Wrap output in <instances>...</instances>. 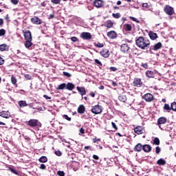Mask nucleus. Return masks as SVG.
Segmentation results:
<instances>
[{
    "mask_svg": "<svg viewBox=\"0 0 176 176\" xmlns=\"http://www.w3.org/2000/svg\"><path fill=\"white\" fill-rule=\"evenodd\" d=\"M93 159H95V160H98V159H100V158L98 157V155H93Z\"/></svg>",
    "mask_w": 176,
    "mask_h": 176,
    "instance_id": "nucleus-59",
    "label": "nucleus"
},
{
    "mask_svg": "<svg viewBox=\"0 0 176 176\" xmlns=\"http://www.w3.org/2000/svg\"><path fill=\"white\" fill-rule=\"evenodd\" d=\"M39 168H41V170H46V165H45L44 164H41Z\"/></svg>",
    "mask_w": 176,
    "mask_h": 176,
    "instance_id": "nucleus-46",
    "label": "nucleus"
},
{
    "mask_svg": "<svg viewBox=\"0 0 176 176\" xmlns=\"http://www.w3.org/2000/svg\"><path fill=\"white\" fill-rule=\"evenodd\" d=\"M5 34H6V31H5V30H3V29H1L0 30V36H3V35H5Z\"/></svg>",
    "mask_w": 176,
    "mask_h": 176,
    "instance_id": "nucleus-41",
    "label": "nucleus"
},
{
    "mask_svg": "<svg viewBox=\"0 0 176 176\" xmlns=\"http://www.w3.org/2000/svg\"><path fill=\"white\" fill-rule=\"evenodd\" d=\"M31 22L33 24H36V25H39L42 23L41 19L38 18L37 16H34L31 19Z\"/></svg>",
    "mask_w": 176,
    "mask_h": 176,
    "instance_id": "nucleus-7",
    "label": "nucleus"
},
{
    "mask_svg": "<svg viewBox=\"0 0 176 176\" xmlns=\"http://www.w3.org/2000/svg\"><path fill=\"white\" fill-rule=\"evenodd\" d=\"M162 47V43H157L154 45L153 50H159Z\"/></svg>",
    "mask_w": 176,
    "mask_h": 176,
    "instance_id": "nucleus-33",
    "label": "nucleus"
},
{
    "mask_svg": "<svg viewBox=\"0 0 176 176\" xmlns=\"http://www.w3.org/2000/svg\"><path fill=\"white\" fill-rule=\"evenodd\" d=\"M67 85L65 83H63L59 85L57 87L56 89L57 90H64V89H67Z\"/></svg>",
    "mask_w": 176,
    "mask_h": 176,
    "instance_id": "nucleus-28",
    "label": "nucleus"
},
{
    "mask_svg": "<svg viewBox=\"0 0 176 176\" xmlns=\"http://www.w3.org/2000/svg\"><path fill=\"white\" fill-rule=\"evenodd\" d=\"M104 25L107 28H112V27H113V23L112 22H107Z\"/></svg>",
    "mask_w": 176,
    "mask_h": 176,
    "instance_id": "nucleus-35",
    "label": "nucleus"
},
{
    "mask_svg": "<svg viewBox=\"0 0 176 176\" xmlns=\"http://www.w3.org/2000/svg\"><path fill=\"white\" fill-rule=\"evenodd\" d=\"M55 154L56 155V156H61L62 155L61 151H55Z\"/></svg>",
    "mask_w": 176,
    "mask_h": 176,
    "instance_id": "nucleus-55",
    "label": "nucleus"
},
{
    "mask_svg": "<svg viewBox=\"0 0 176 176\" xmlns=\"http://www.w3.org/2000/svg\"><path fill=\"white\" fill-rule=\"evenodd\" d=\"M143 98L147 102H151L153 101V95H152L151 94H146L144 95Z\"/></svg>",
    "mask_w": 176,
    "mask_h": 176,
    "instance_id": "nucleus-5",
    "label": "nucleus"
},
{
    "mask_svg": "<svg viewBox=\"0 0 176 176\" xmlns=\"http://www.w3.org/2000/svg\"><path fill=\"white\" fill-rule=\"evenodd\" d=\"M85 106L83 104L80 105L78 108V113H81V114L85 113Z\"/></svg>",
    "mask_w": 176,
    "mask_h": 176,
    "instance_id": "nucleus-24",
    "label": "nucleus"
},
{
    "mask_svg": "<svg viewBox=\"0 0 176 176\" xmlns=\"http://www.w3.org/2000/svg\"><path fill=\"white\" fill-rule=\"evenodd\" d=\"M0 116H1V118H5L6 119H9V118H10V113H9V111H3L0 112Z\"/></svg>",
    "mask_w": 176,
    "mask_h": 176,
    "instance_id": "nucleus-13",
    "label": "nucleus"
},
{
    "mask_svg": "<svg viewBox=\"0 0 176 176\" xmlns=\"http://www.w3.org/2000/svg\"><path fill=\"white\" fill-rule=\"evenodd\" d=\"M80 38L87 41L89 39H91V34H90L89 32H83L80 34Z\"/></svg>",
    "mask_w": 176,
    "mask_h": 176,
    "instance_id": "nucleus-4",
    "label": "nucleus"
},
{
    "mask_svg": "<svg viewBox=\"0 0 176 176\" xmlns=\"http://www.w3.org/2000/svg\"><path fill=\"white\" fill-rule=\"evenodd\" d=\"M142 149H143V146L141 144H138L135 146V150L136 151V152H141V151H142Z\"/></svg>",
    "mask_w": 176,
    "mask_h": 176,
    "instance_id": "nucleus-25",
    "label": "nucleus"
},
{
    "mask_svg": "<svg viewBox=\"0 0 176 176\" xmlns=\"http://www.w3.org/2000/svg\"><path fill=\"white\" fill-rule=\"evenodd\" d=\"M90 94L92 97H96V94H94V92H91Z\"/></svg>",
    "mask_w": 176,
    "mask_h": 176,
    "instance_id": "nucleus-64",
    "label": "nucleus"
},
{
    "mask_svg": "<svg viewBox=\"0 0 176 176\" xmlns=\"http://www.w3.org/2000/svg\"><path fill=\"white\" fill-rule=\"evenodd\" d=\"M129 50H130V47H129V45L122 44L121 45V52H123V53H126V52H129Z\"/></svg>",
    "mask_w": 176,
    "mask_h": 176,
    "instance_id": "nucleus-15",
    "label": "nucleus"
},
{
    "mask_svg": "<svg viewBox=\"0 0 176 176\" xmlns=\"http://www.w3.org/2000/svg\"><path fill=\"white\" fill-rule=\"evenodd\" d=\"M111 126L115 130H118V126H116V124H115V122H111Z\"/></svg>",
    "mask_w": 176,
    "mask_h": 176,
    "instance_id": "nucleus-54",
    "label": "nucleus"
},
{
    "mask_svg": "<svg viewBox=\"0 0 176 176\" xmlns=\"http://www.w3.org/2000/svg\"><path fill=\"white\" fill-rule=\"evenodd\" d=\"M131 20H132L133 21H135V23H140V21L138 19H137L135 17L133 16H130Z\"/></svg>",
    "mask_w": 176,
    "mask_h": 176,
    "instance_id": "nucleus-49",
    "label": "nucleus"
},
{
    "mask_svg": "<svg viewBox=\"0 0 176 176\" xmlns=\"http://www.w3.org/2000/svg\"><path fill=\"white\" fill-rule=\"evenodd\" d=\"M110 69H111V71H113V72H115V71H116V67H110Z\"/></svg>",
    "mask_w": 176,
    "mask_h": 176,
    "instance_id": "nucleus-60",
    "label": "nucleus"
},
{
    "mask_svg": "<svg viewBox=\"0 0 176 176\" xmlns=\"http://www.w3.org/2000/svg\"><path fill=\"white\" fill-rule=\"evenodd\" d=\"M132 28H133L131 27V25L129 23H126L124 25V29L125 30V31H131Z\"/></svg>",
    "mask_w": 176,
    "mask_h": 176,
    "instance_id": "nucleus-29",
    "label": "nucleus"
},
{
    "mask_svg": "<svg viewBox=\"0 0 176 176\" xmlns=\"http://www.w3.org/2000/svg\"><path fill=\"white\" fill-rule=\"evenodd\" d=\"M133 85L136 87H141V86H142V81H141L140 78H135Z\"/></svg>",
    "mask_w": 176,
    "mask_h": 176,
    "instance_id": "nucleus-9",
    "label": "nucleus"
},
{
    "mask_svg": "<svg viewBox=\"0 0 176 176\" xmlns=\"http://www.w3.org/2000/svg\"><path fill=\"white\" fill-rule=\"evenodd\" d=\"M57 174L59 176H65V173H64V171H61V170H58L57 172Z\"/></svg>",
    "mask_w": 176,
    "mask_h": 176,
    "instance_id": "nucleus-43",
    "label": "nucleus"
},
{
    "mask_svg": "<svg viewBox=\"0 0 176 176\" xmlns=\"http://www.w3.org/2000/svg\"><path fill=\"white\" fill-rule=\"evenodd\" d=\"M94 61L96 64H98V65L102 66V63H101V61H100L98 59H95Z\"/></svg>",
    "mask_w": 176,
    "mask_h": 176,
    "instance_id": "nucleus-48",
    "label": "nucleus"
},
{
    "mask_svg": "<svg viewBox=\"0 0 176 176\" xmlns=\"http://www.w3.org/2000/svg\"><path fill=\"white\" fill-rule=\"evenodd\" d=\"M135 43L138 47H140V49H142L143 50L149 49V47L151 46V41H149L148 38L142 36H140L136 39Z\"/></svg>",
    "mask_w": 176,
    "mask_h": 176,
    "instance_id": "nucleus-1",
    "label": "nucleus"
},
{
    "mask_svg": "<svg viewBox=\"0 0 176 176\" xmlns=\"http://www.w3.org/2000/svg\"><path fill=\"white\" fill-rule=\"evenodd\" d=\"M9 51V45L7 44L0 45V52H8Z\"/></svg>",
    "mask_w": 176,
    "mask_h": 176,
    "instance_id": "nucleus-14",
    "label": "nucleus"
},
{
    "mask_svg": "<svg viewBox=\"0 0 176 176\" xmlns=\"http://www.w3.org/2000/svg\"><path fill=\"white\" fill-rule=\"evenodd\" d=\"M93 141H94V143H96V142H98V141H101V140H100L97 138H95L93 139Z\"/></svg>",
    "mask_w": 176,
    "mask_h": 176,
    "instance_id": "nucleus-58",
    "label": "nucleus"
},
{
    "mask_svg": "<svg viewBox=\"0 0 176 176\" xmlns=\"http://www.w3.org/2000/svg\"><path fill=\"white\" fill-rule=\"evenodd\" d=\"M151 149H152V147H151V146H149V144H144V145H143V151H144V152L148 153V152H149L150 151H151Z\"/></svg>",
    "mask_w": 176,
    "mask_h": 176,
    "instance_id": "nucleus-22",
    "label": "nucleus"
},
{
    "mask_svg": "<svg viewBox=\"0 0 176 176\" xmlns=\"http://www.w3.org/2000/svg\"><path fill=\"white\" fill-rule=\"evenodd\" d=\"M107 36L110 38V39H115L118 36V34L115 31H110L107 32Z\"/></svg>",
    "mask_w": 176,
    "mask_h": 176,
    "instance_id": "nucleus-12",
    "label": "nucleus"
},
{
    "mask_svg": "<svg viewBox=\"0 0 176 176\" xmlns=\"http://www.w3.org/2000/svg\"><path fill=\"white\" fill-rule=\"evenodd\" d=\"M104 85H100V86L99 87V89H100V90H104Z\"/></svg>",
    "mask_w": 176,
    "mask_h": 176,
    "instance_id": "nucleus-63",
    "label": "nucleus"
},
{
    "mask_svg": "<svg viewBox=\"0 0 176 176\" xmlns=\"http://www.w3.org/2000/svg\"><path fill=\"white\" fill-rule=\"evenodd\" d=\"M146 75L148 76V78H154L155 77V74L153 73V71L148 70L146 72Z\"/></svg>",
    "mask_w": 176,
    "mask_h": 176,
    "instance_id": "nucleus-26",
    "label": "nucleus"
},
{
    "mask_svg": "<svg viewBox=\"0 0 176 176\" xmlns=\"http://www.w3.org/2000/svg\"><path fill=\"white\" fill-rule=\"evenodd\" d=\"M113 17H114V19H119L120 17V13L118 12V13H113L112 14Z\"/></svg>",
    "mask_w": 176,
    "mask_h": 176,
    "instance_id": "nucleus-39",
    "label": "nucleus"
},
{
    "mask_svg": "<svg viewBox=\"0 0 176 176\" xmlns=\"http://www.w3.org/2000/svg\"><path fill=\"white\" fill-rule=\"evenodd\" d=\"M80 133H81V134H85V129L83 128H80Z\"/></svg>",
    "mask_w": 176,
    "mask_h": 176,
    "instance_id": "nucleus-61",
    "label": "nucleus"
},
{
    "mask_svg": "<svg viewBox=\"0 0 176 176\" xmlns=\"http://www.w3.org/2000/svg\"><path fill=\"white\" fill-rule=\"evenodd\" d=\"M25 46L27 49H30L32 46V40H26Z\"/></svg>",
    "mask_w": 176,
    "mask_h": 176,
    "instance_id": "nucleus-23",
    "label": "nucleus"
},
{
    "mask_svg": "<svg viewBox=\"0 0 176 176\" xmlns=\"http://www.w3.org/2000/svg\"><path fill=\"white\" fill-rule=\"evenodd\" d=\"M66 89L67 90H74V89H75V85H74L73 83L72 82H68L67 85H66Z\"/></svg>",
    "mask_w": 176,
    "mask_h": 176,
    "instance_id": "nucleus-21",
    "label": "nucleus"
},
{
    "mask_svg": "<svg viewBox=\"0 0 176 176\" xmlns=\"http://www.w3.org/2000/svg\"><path fill=\"white\" fill-rule=\"evenodd\" d=\"M9 169L12 173H13V174H16V175H17V171H16V170L12 168H9Z\"/></svg>",
    "mask_w": 176,
    "mask_h": 176,
    "instance_id": "nucleus-53",
    "label": "nucleus"
},
{
    "mask_svg": "<svg viewBox=\"0 0 176 176\" xmlns=\"http://www.w3.org/2000/svg\"><path fill=\"white\" fill-rule=\"evenodd\" d=\"M43 98H45V100H52V97L47 96V95H43Z\"/></svg>",
    "mask_w": 176,
    "mask_h": 176,
    "instance_id": "nucleus-57",
    "label": "nucleus"
},
{
    "mask_svg": "<svg viewBox=\"0 0 176 176\" xmlns=\"http://www.w3.org/2000/svg\"><path fill=\"white\" fill-rule=\"evenodd\" d=\"M38 161L40 162V163H46L47 162V157L42 156L38 159Z\"/></svg>",
    "mask_w": 176,
    "mask_h": 176,
    "instance_id": "nucleus-31",
    "label": "nucleus"
},
{
    "mask_svg": "<svg viewBox=\"0 0 176 176\" xmlns=\"http://www.w3.org/2000/svg\"><path fill=\"white\" fill-rule=\"evenodd\" d=\"M153 144H154L155 145H160V140H159V138H155L153 140Z\"/></svg>",
    "mask_w": 176,
    "mask_h": 176,
    "instance_id": "nucleus-36",
    "label": "nucleus"
},
{
    "mask_svg": "<svg viewBox=\"0 0 176 176\" xmlns=\"http://www.w3.org/2000/svg\"><path fill=\"white\" fill-rule=\"evenodd\" d=\"M148 36H150V38L152 39V41H155V39H157V34L150 31L148 32Z\"/></svg>",
    "mask_w": 176,
    "mask_h": 176,
    "instance_id": "nucleus-17",
    "label": "nucleus"
},
{
    "mask_svg": "<svg viewBox=\"0 0 176 176\" xmlns=\"http://www.w3.org/2000/svg\"><path fill=\"white\" fill-rule=\"evenodd\" d=\"M63 75L65 76H67V78H71V76H72L71 74H69V73H68L67 72H63Z\"/></svg>",
    "mask_w": 176,
    "mask_h": 176,
    "instance_id": "nucleus-45",
    "label": "nucleus"
},
{
    "mask_svg": "<svg viewBox=\"0 0 176 176\" xmlns=\"http://www.w3.org/2000/svg\"><path fill=\"white\" fill-rule=\"evenodd\" d=\"M118 100H120V101H121L122 102H126V101H127V97L126 96V95H120L118 97Z\"/></svg>",
    "mask_w": 176,
    "mask_h": 176,
    "instance_id": "nucleus-27",
    "label": "nucleus"
},
{
    "mask_svg": "<svg viewBox=\"0 0 176 176\" xmlns=\"http://www.w3.org/2000/svg\"><path fill=\"white\" fill-rule=\"evenodd\" d=\"M18 105L23 108L24 107H28V104H27V102L25 100H21L18 102Z\"/></svg>",
    "mask_w": 176,
    "mask_h": 176,
    "instance_id": "nucleus-19",
    "label": "nucleus"
},
{
    "mask_svg": "<svg viewBox=\"0 0 176 176\" xmlns=\"http://www.w3.org/2000/svg\"><path fill=\"white\" fill-rule=\"evenodd\" d=\"M171 106L170 107V104H165L164 106V111H167L170 112L171 111Z\"/></svg>",
    "mask_w": 176,
    "mask_h": 176,
    "instance_id": "nucleus-32",
    "label": "nucleus"
},
{
    "mask_svg": "<svg viewBox=\"0 0 176 176\" xmlns=\"http://www.w3.org/2000/svg\"><path fill=\"white\" fill-rule=\"evenodd\" d=\"M170 107H171V110L176 112V102H172Z\"/></svg>",
    "mask_w": 176,
    "mask_h": 176,
    "instance_id": "nucleus-34",
    "label": "nucleus"
},
{
    "mask_svg": "<svg viewBox=\"0 0 176 176\" xmlns=\"http://www.w3.org/2000/svg\"><path fill=\"white\" fill-rule=\"evenodd\" d=\"M71 41H72V42H76V41H78V38H76V36H72V37L71 38Z\"/></svg>",
    "mask_w": 176,
    "mask_h": 176,
    "instance_id": "nucleus-52",
    "label": "nucleus"
},
{
    "mask_svg": "<svg viewBox=\"0 0 176 176\" xmlns=\"http://www.w3.org/2000/svg\"><path fill=\"white\" fill-rule=\"evenodd\" d=\"M25 79H28V80H31V79H32V77H31V76H30V74H25Z\"/></svg>",
    "mask_w": 176,
    "mask_h": 176,
    "instance_id": "nucleus-47",
    "label": "nucleus"
},
{
    "mask_svg": "<svg viewBox=\"0 0 176 176\" xmlns=\"http://www.w3.org/2000/svg\"><path fill=\"white\" fill-rule=\"evenodd\" d=\"M100 56L104 57V58H107V57H109V51L107 49L102 50L100 51Z\"/></svg>",
    "mask_w": 176,
    "mask_h": 176,
    "instance_id": "nucleus-11",
    "label": "nucleus"
},
{
    "mask_svg": "<svg viewBox=\"0 0 176 176\" xmlns=\"http://www.w3.org/2000/svg\"><path fill=\"white\" fill-rule=\"evenodd\" d=\"M134 131L136 134H144L145 130H144L142 126H137L134 129Z\"/></svg>",
    "mask_w": 176,
    "mask_h": 176,
    "instance_id": "nucleus-10",
    "label": "nucleus"
},
{
    "mask_svg": "<svg viewBox=\"0 0 176 176\" xmlns=\"http://www.w3.org/2000/svg\"><path fill=\"white\" fill-rule=\"evenodd\" d=\"M94 5L98 8H102V6H104V1H102V0H95L94 1Z\"/></svg>",
    "mask_w": 176,
    "mask_h": 176,
    "instance_id": "nucleus-6",
    "label": "nucleus"
},
{
    "mask_svg": "<svg viewBox=\"0 0 176 176\" xmlns=\"http://www.w3.org/2000/svg\"><path fill=\"white\" fill-rule=\"evenodd\" d=\"M24 36H25V41H32V36L30 30H28L24 32Z\"/></svg>",
    "mask_w": 176,
    "mask_h": 176,
    "instance_id": "nucleus-8",
    "label": "nucleus"
},
{
    "mask_svg": "<svg viewBox=\"0 0 176 176\" xmlns=\"http://www.w3.org/2000/svg\"><path fill=\"white\" fill-rule=\"evenodd\" d=\"M77 90L81 96H85L86 94V89L83 87H77Z\"/></svg>",
    "mask_w": 176,
    "mask_h": 176,
    "instance_id": "nucleus-18",
    "label": "nucleus"
},
{
    "mask_svg": "<svg viewBox=\"0 0 176 176\" xmlns=\"http://www.w3.org/2000/svg\"><path fill=\"white\" fill-rule=\"evenodd\" d=\"M51 2L54 5H58L61 2V0H51Z\"/></svg>",
    "mask_w": 176,
    "mask_h": 176,
    "instance_id": "nucleus-40",
    "label": "nucleus"
},
{
    "mask_svg": "<svg viewBox=\"0 0 176 176\" xmlns=\"http://www.w3.org/2000/svg\"><path fill=\"white\" fill-rule=\"evenodd\" d=\"M95 46H96V47H104V44L100 43H96V44H95Z\"/></svg>",
    "mask_w": 176,
    "mask_h": 176,
    "instance_id": "nucleus-44",
    "label": "nucleus"
},
{
    "mask_svg": "<svg viewBox=\"0 0 176 176\" xmlns=\"http://www.w3.org/2000/svg\"><path fill=\"white\" fill-rule=\"evenodd\" d=\"M5 63V60H3V58L0 56V65H3Z\"/></svg>",
    "mask_w": 176,
    "mask_h": 176,
    "instance_id": "nucleus-50",
    "label": "nucleus"
},
{
    "mask_svg": "<svg viewBox=\"0 0 176 176\" xmlns=\"http://www.w3.org/2000/svg\"><path fill=\"white\" fill-rule=\"evenodd\" d=\"M167 122L166 118L161 117L157 120V124H164Z\"/></svg>",
    "mask_w": 176,
    "mask_h": 176,
    "instance_id": "nucleus-20",
    "label": "nucleus"
},
{
    "mask_svg": "<svg viewBox=\"0 0 176 176\" xmlns=\"http://www.w3.org/2000/svg\"><path fill=\"white\" fill-rule=\"evenodd\" d=\"M164 12L166 13V14H168L169 16H173L174 14V8L170 6H166L164 8Z\"/></svg>",
    "mask_w": 176,
    "mask_h": 176,
    "instance_id": "nucleus-3",
    "label": "nucleus"
},
{
    "mask_svg": "<svg viewBox=\"0 0 176 176\" xmlns=\"http://www.w3.org/2000/svg\"><path fill=\"white\" fill-rule=\"evenodd\" d=\"M92 113H94L95 115H98V113H101L102 112V107L100 105H95L91 109Z\"/></svg>",
    "mask_w": 176,
    "mask_h": 176,
    "instance_id": "nucleus-2",
    "label": "nucleus"
},
{
    "mask_svg": "<svg viewBox=\"0 0 176 176\" xmlns=\"http://www.w3.org/2000/svg\"><path fill=\"white\" fill-rule=\"evenodd\" d=\"M63 119H65L66 120H68L69 122H71V118L68 116V115H63Z\"/></svg>",
    "mask_w": 176,
    "mask_h": 176,
    "instance_id": "nucleus-42",
    "label": "nucleus"
},
{
    "mask_svg": "<svg viewBox=\"0 0 176 176\" xmlns=\"http://www.w3.org/2000/svg\"><path fill=\"white\" fill-rule=\"evenodd\" d=\"M157 164L159 166H164V164H166V160L161 158L157 161Z\"/></svg>",
    "mask_w": 176,
    "mask_h": 176,
    "instance_id": "nucleus-30",
    "label": "nucleus"
},
{
    "mask_svg": "<svg viewBox=\"0 0 176 176\" xmlns=\"http://www.w3.org/2000/svg\"><path fill=\"white\" fill-rule=\"evenodd\" d=\"M142 8H144V9H149V8H151V6H149V4H148V3H143L142 4Z\"/></svg>",
    "mask_w": 176,
    "mask_h": 176,
    "instance_id": "nucleus-38",
    "label": "nucleus"
},
{
    "mask_svg": "<svg viewBox=\"0 0 176 176\" xmlns=\"http://www.w3.org/2000/svg\"><path fill=\"white\" fill-rule=\"evenodd\" d=\"M142 67H143V68H148V64H146V63H144V64H142Z\"/></svg>",
    "mask_w": 176,
    "mask_h": 176,
    "instance_id": "nucleus-62",
    "label": "nucleus"
},
{
    "mask_svg": "<svg viewBox=\"0 0 176 176\" xmlns=\"http://www.w3.org/2000/svg\"><path fill=\"white\" fill-rule=\"evenodd\" d=\"M11 2L13 5H17V3H19V0H11Z\"/></svg>",
    "mask_w": 176,
    "mask_h": 176,
    "instance_id": "nucleus-56",
    "label": "nucleus"
},
{
    "mask_svg": "<svg viewBox=\"0 0 176 176\" xmlns=\"http://www.w3.org/2000/svg\"><path fill=\"white\" fill-rule=\"evenodd\" d=\"M28 124L31 127H36V126H38V120H30L28 122Z\"/></svg>",
    "mask_w": 176,
    "mask_h": 176,
    "instance_id": "nucleus-16",
    "label": "nucleus"
},
{
    "mask_svg": "<svg viewBox=\"0 0 176 176\" xmlns=\"http://www.w3.org/2000/svg\"><path fill=\"white\" fill-rule=\"evenodd\" d=\"M160 151H161L160 147L157 146V147L155 148V153H156L157 154L160 153Z\"/></svg>",
    "mask_w": 176,
    "mask_h": 176,
    "instance_id": "nucleus-51",
    "label": "nucleus"
},
{
    "mask_svg": "<svg viewBox=\"0 0 176 176\" xmlns=\"http://www.w3.org/2000/svg\"><path fill=\"white\" fill-rule=\"evenodd\" d=\"M11 82H12V85H16V83H17V78H16V77H14V76H12Z\"/></svg>",
    "mask_w": 176,
    "mask_h": 176,
    "instance_id": "nucleus-37",
    "label": "nucleus"
}]
</instances>
